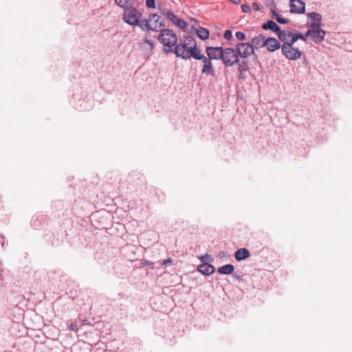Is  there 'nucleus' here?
Segmentation results:
<instances>
[{"label": "nucleus", "mask_w": 352, "mask_h": 352, "mask_svg": "<svg viewBox=\"0 0 352 352\" xmlns=\"http://www.w3.org/2000/svg\"><path fill=\"white\" fill-rule=\"evenodd\" d=\"M142 13L133 6L124 10L123 21L132 26H139L141 30H155V26H152L151 21L155 19L157 16L155 15H148L144 20H140Z\"/></svg>", "instance_id": "f257e3e1"}, {"label": "nucleus", "mask_w": 352, "mask_h": 352, "mask_svg": "<svg viewBox=\"0 0 352 352\" xmlns=\"http://www.w3.org/2000/svg\"><path fill=\"white\" fill-rule=\"evenodd\" d=\"M201 50L197 47L195 39L190 36H184L181 39L180 43L177 44L174 50L177 57L188 60L190 58L195 57Z\"/></svg>", "instance_id": "f03ea898"}, {"label": "nucleus", "mask_w": 352, "mask_h": 352, "mask_svg": "<svg viewBox=\"0 0 352 352\" xmlns=\"http://www.w3.org/2000/svg\"><path fill=\"white\" fill-rule=\"evenodd\" d=\"M158 40L164 45V51L170 53L174 51L173 47L177 45V36L172 30L164 29L161 30Z\"/></svg>", "instance_id": "7ed1b4c3"}, {"label": "nucleus", "mask_w": 352, "mask_h": 352, "mask_svg": "<svg viewBox=\"0 0 352 352\" xmlns=\"http://www.w3.org/2000/svg\"><path fill=\"white\" fill-rule=\"evenodd\" d=\"M311 29H309L306 32V36H311L316 43H320L325 36V31L321 29V24L320 23H311Z\"/></svg>", "instance_id": "20e7f679"}, {"label": "nucleus", "mask_w": 352, "mask_h": 352, "mask_svg": "<svg viewBox=\"0 0 352 352\" xmlns=\"http://www.w3.org/2000/svg\"><path fill=\"white\" fill-rule=\"evenodd\" d=\"M222 61L223 64L227 67H231L236 63H239V58L237 56L235 48H224L223 55L222 56Z\"/></svg>", "instance_id": "39448f33"}, {"label": "nucleus", "mask_w": 352, "mask_h": 352, "mask_svg": "<svg viewBox=\"0 0 352 352\" xmlns=\"http://www.w3.org/2000/svg\"><path fill=\"white\" fill-rule=\"evenodd\" d=\"M195 59L196 60H200L203 62V67L201 69V73L206 75H212L214 76L215 71L213 68L212 60L209 58L205 56L204 54H201V52L200 51L198 54L195 57Z\"/></svg>", "instance_id": "423d86ee"}, {"label": "nucleus", "mask_w": 352, "mask_h": 352, "mask_svg": "<svg viewBox=\"0 0 352 352\" xmlns=\"http://www.w3.org/2000/svg\"><path fill=\"white\" fill-rule=\"evenodd\" d=\"M235 50L239 58L245 59L254 54V51L249 43H237L235 45Z\"/></svg>", "instance_id": "0eeeda50"}, {"label": "nucleus", "mask_w": 352, "mask_h": 352, "mask_svg": "<svg viewBox=\"0 0 352 352\" xmlns=\"http://www.w3.org/2000/svg\"><path fill=\"white\" fill-rule=\"evenodd\" d=\"M283 54L289 60H296L301 56V52L298 49L294 47L288 43H284L282 46Z\"/></svg>", "instance_id": "6e6552de"}, {"label": "nucleus", "mask_w": 352, "mask_h": 352, "mask_svg": "<svg viewBox=\"0 0 352 352\" xmlns=\"http://www.w3.org/2000/svg\"><path fill=\"white\" fill-rule=\"evenodd\" d=\"M162 14L178 28L184 30L188 27V23L184 20L178 18L170 10H164Z\"/></svg>", "instance_id": "1a4fd4ad"}, {"label": "nucleus", "mask_w": 352, "mask_h": 352, "mask_svg": "<svg viewBox=\"0 0 352 352\" xmlns=\"http://www.w3.org/2000/svg\"><path fill=\"white\" fill-rule=\"evenodd\" d=\"M206 54L208 58L211 60H222L223 48L221 47H207Z\"/></svg>", "instance_id": "9d476101"}, {"label": "nucleus", "mask_w": 352, "mask_h": 352, "mask_svg": "<svg viewBox=\"0 0 352 352\" xmlns=\"http://www.w3.org/2000/svg\"><path fill=\"white\" fill-rule=\"evenodd\" d=\"M305 11V3L302 0H291L290 12L302 14Z\"/></svg>", "instance_id": "9b49d317"}, {"label": "nucleus", "mask_w": 352, "mask_h": 352, "mask_svg": "<svg viewBox=\"0 0 352 352\" xmlns=\"http://www.w3.org/2000/svg\"><path fill=\"white\" fill-rule=\"evenodd\" d=\"M252 47L253 50H258L261 47H265V38L263 35L259 34L251 39V42L249 43Z\"/></svg>", "instance_id": "f8f14e48"}, {"label": "nucleus", "mask_w": 352, "mask_h": 352, "mask_svg": "<svg viewBox=\"0 0 352 352\" xmlns=\"http://www.w3.org/2000/svg\"><path fill=\"white\" fill-rule=\"evenodd\" d=\"M265 46H266L269 52H274L280 47V44L275 38H265Z\"/></svg>", "instance_id": "ddd939ff"}, {"label": "nucleus", "mask_w": 352, "mask_h": 352, "mask_svg": "<svg viewBox=\"0 0 352 352\" xmlns=\"http://www.w3.org/2000/svg\"><path fill=\"white\" fill-rule=\"evenodd\" d=\"M197 270L201 274L208 276L214 272L215 268L213 265L204 263L197 266Z\"/></svg>", "instance_id": "4468645a"}, {"label": "nucleus", "mask_w": 352, "mask_h": 352, "mask_svg": "<svg viewBox=\"0 0 352 352\" xmlns=\"http://www.w3.org/2000/svg\"><path fill=\"white\" fill-rule=\"evenodd\" d=\"M250 256V253L249 250L244 248L239 249L234 254L235 259L239 261L244 260L248 258Z\"/></svg>", "instance_id": "2eb2a0df"}, {"label": "nucleus", "mask_w": 352, "mask_h": 352, "mask_svg": "<svg viewBox=\"0 0 352 352\" xmlns=\"http://www.w3.org/2000/svg\"><path fill=\"white\" fill-rule=\"evenodd\" d=\"M149 15H155V16H157L156 18H155V19H153L152 21H151L150 23L151 24V25L153 27V26H155V30H142L143 31H146V32H148V31H158L159 29L164 26V25L162 23V22H160V16H158L157 14H150Z\"/></svg>", "instance_id": "dca6fc26"}, {"label": "nucleus", "mask_w": 352, "mask_h": 352, "mask_svg": "<svg viewBox=\"0 0 352 352\" xmlns=\"http://www.w3.org/2000/svg\"><path fill=\"white\" fill-rule=\"evenodd\" d=\"M264 30H270L274 32H278L280 30L279 26L273 21H267V23L262 25Z\"/></svg>", "instance_id": "f3484780"}, {"label": "nucleus", "mask_w": 352, "mask_h": 352, "mask_svg": "<svg viewBox=\"0 0 352 352\" xmlns=\"http://www.w3.org/2000/svg\"><path fill=\"white\" fill-rule=\"evenodd\" d=\"M234 267L231 264L223 265L217 269L220 274H231L234 272Z\"/></svg>", "instance_id": "a211bd4d"}, {"label": "nucleus", "mask_w": 352, "mask_h": 352, "mask_svg": "<svg viewBox=\"0 0 352 352\" xmlns=\"http://www.w3.org/2000/svg\"><path fill=\"white\" fill-rule=\"evenodd\" d=\"M116 3L123 8V10L128 9L133 6L134 1L133 0H115Z\"/></svg>", "instance_id": "6ab92c4d"}, {"label": "nucleus", "mask_w": 352, "mask_h": 352, "mask_svg": "<svg viewBox=\"0 0 352 352\" xmlns=\"http://www.w3.org/2000/svg\"><path fill=\"white\" fill-rule=\"evenodd\" d=\"M196 34L199 36V38L203 41H205L209 37V31L202 27H199L196 30Z\"/></svg>", "instance_id": "aec40b11"}, {"label": "nucleus", "mask_w": 352, "mask_h": 352, "mask_svg": "<svg viewBox=\"0 0 352 352\" xmlns=\"http://www.w3.org/2000/svg\"><path fill=\"white\" fill-rule=\"evenodd\" d=\"M278 38L281 41H283L285 43L286 42H289V38H290V35H292V32H291L285 31V30H283V31L279 30L278 32Z\"/></svg>", "instance_id": "412c9836"}, {"label": "nucleus", "mask_w": 352, "mask_h": 352, "mask_svg": "<svg viewBox=\"0 0 352 352\" xmlns=\"http://www.w3.org/2000/svg\"><path fill=\"white\" fill-rule=\"evenodd\" d=\"M248 69V63L246 61H242L241 63L239 62L238 65V71L239 72L240 76Z\"/></svg>", "instance_id": "4be33fe9"}, {"label": "nucleus", "mask_w": 352, "mask_h": 352, "mask_svg": "<svg viewBox=\"0 0 352 352\" xmlns=\"http://www.w3.org/2000/svg\"><path fill=\"white\" fill-rule=\"evenodd\" d=\"M273 16L276 19L278 23L281 24L287 23V20L283 18L280 14H278L276 11L272 10Z\"/></svg>", "instance_id": "5701e85b"}, {"label": "nucleus", "mask_w": 352, "mask_h": 352, "mask_svg": "<svg viewBox=\"0 0 352 352\" xmlns=\"http://www.w3.org/2000/svg\"><path fill=\"white\" fill-rule=\"evenodd\" d=\"M308 16L314 21V23H319L322 19V16L316 12L309 13Z\"/></svg>", "instance_id": "b1692460"}, {"label": "nucleus", "mask_w": 352, "mask_h": 352, "mask_svg": "<svg viewBox=\"0 0 352 352\" xmlns=\"http://www.w3.org/2000/svg\"><path fill=\"white\" fill-rule=\"evenodd\" d=\"M298 40V33H292L290 35L289 42H286L285 43H288L290 45H293L294 43Z\"/></svg>", "instance_id": "393cba45"}, {"label": "nucleus", "mask_w": 352, "mask_h": 352, "mask_svg": "<svg viewBox=\"0 0 352 352\" xmlns=\"http://www.w3.org/2000/svg\"><path fill=\"white\" fill-rule=\"evenodd\" d=\"M235 36L239 41H244L245 39V34L242 32H236Z\"/></svg>", "instance_id": "a878e982"}, {"label": "nucleus", "mask_w": 352, "mask_h": 352, "mask_svg": "<svg viewBox=\"0 0 352 352\" xmlns=\"http://www.w3.org/2000/svg\"><path fill=\"white\" fill-rule=\"evenodd\" d=\"M146 6L149 8H154L155 7V0H146Z\"/></svg>", "instance_id": "bb28decb"}, {"label": "nucleus", "mask_w": 352, "mask_h": 352, "mask_svg": "<svg viewBox=\"0 0 352 352\" xmlns=\"http://www.w3.org/2000/svg\"><path fill=\"white\" fill-rule=\"evenodd\" d=\"M223 36L226 40H230L232 37V31H230L229 30H226L224 32Z\"/></svg>", "instance_id": "cd10ccee"}, {"label": "nucleus", "mask_w": 352, "mask_h": 352, "mask_svg": "<svg viewBox=\"0 0 352 352\" xmlns=\"http://www.w3.org/2000/svg\"><path fill=\"white\" fill-rule=\"evenodd\" d=\"M144 43L150 47V49H153L154 45V41L152 39H148L146 38L144 39Z\"/></svg>", "instance_id": "c85d7f7f"}, {"label": "nucleus", "mask_w": 352, "mask_h": 352, "mask_svg": "<svg viewBox=\"0 0 352 352\" xmlns=\"http://www.w3.org/2000/svg\"><path fill=\"white\" fill-rule=\"evenodd\" d=\"M241 9L243 10V12L245 13H248L251 11V8L250 6H248V5H242L241 6Z\"/></svg>", "instance_id": "c756f323"}, {"label": "nucleus", "mask_w": 352, "mask_h": 352, "mask_svg": "<svg viewBox=\"0 0 352 352\" xmlns=\"http://www.w3.org/2000/svg\"><path fill=\"white\" fill-rule=\"evenodd\" d=\"M200 260H201V261H206L210 262V261H212V257H211V256H210V255H208V254H206L205 256H202L201 258H200Z\"/></svg>", "instance_id": "7c9ffc66"}, {"label": "nucleus", "mask_w": 352, "mask_h": 352, "mask_svg": "<svg viewBox=\"0 0 352 352\" xmlns=\"http://www.w3.org/2000/svg\"><path fill=\"white\" fill-rule=\"evenodd\" d=\"M173 263V260L172 258H168V259H165L162 261V265H168V264H172Z\"/></svg>", "instance_id": "2f4dec72"}, {"label": "nucleus", "mask_w": 352, "mask_h": 352, "mask_svg": "<svg viewBox=\"0 0 352 352\" xmlns=\"http://www.w3.org/2000/svg\"><path fill=\"white\" fill-rule=\"evenodd\" d=\"M252 7L256 10H261V7L260 6L256 3V2H254L252 3Z\"/></svg>", "instance_id": "473e14b6"}, {"label": "nucleus", "mask_w": 352, "mask_h": 352, "mask_svg": "<svg viewBox=\"0 0 352 352\" xmlns=\"http://www.w3.org/2000/svg\"><path fill=\"white\" fill-rule=\"evenodd\" d=\"M307 37L308 36H306V34L305 35H302L300 34H298V39H301L302 41H306Z\"/></svg>", "instance_id": "72a5a7b5"}, {"label": "nucleus", "mask_w": 352, "mask_h": 352, "mask_svg": "<svg viewBox=\"0 0 352 352\" xmlns=\"http://www.w3.org/2000/svg\"><path fill=\"white\" fill-rule=\"evenodd\" d=\"M229 1L236 5L239 4L241 2V0H229Z\"/></svg>", "instance_id": "f704fd0d"}, {"label": "nucleus", "mask_w": 352, "mask_h": 352, "mask_svg": "<svg viewBox=\"0 0 352 352\" xmlns=\"http://www.w3.org/2000/svg\"><path fill=\"white\" fill-rule=\"evenodd\" d=\"M74 327H75V324L72 325L71 329L74 330Z\"/></svg>", "instance_id": "c9c22d12"}, {"label": "nucleus", "mask_w": 352, "mask_h": 352, "mask_svg": "<svg viewBox=\"0 0 352 352\" xmlns=\"http://www.w3.org/2000/svg\"><path fill=\"white\" fill-rule=\"evenodd\" d=\"M74 327H75V324L72 325L71 329L74 330Z\"/></svg>", "instance_id": "e433bc0d"}, {"label": "nucleus", "mask_w": 352, "mask_h": 352, "mask_svg": "<svg viewBox=\"0 0 352 352\" xmlns=\"http://www.w3.org/2000/svg\"><path fill=\"white\" fill-rule=\"evenodd\" d=\"M133 1H135V0H133Z\"/></svg>", "instance_id": "4c0bfd02"}]
</instances>
